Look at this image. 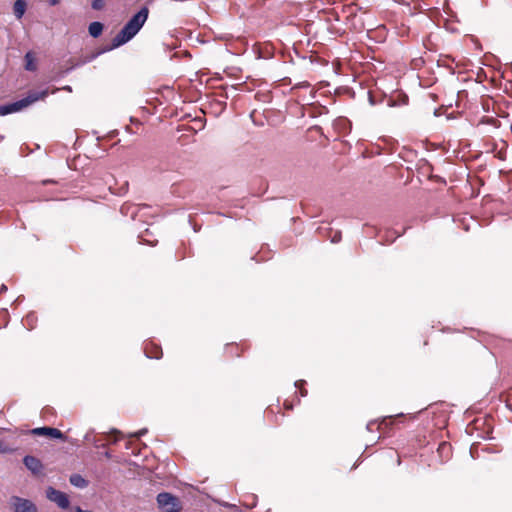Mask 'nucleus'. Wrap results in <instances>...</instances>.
<instances>
[{"label":"nucleus","mask_w":512,"mask_h":512,"mask_svg":"<svg viewBox=\"0 0 512 512\" xmlns=\"http://www.w3.org/2000/svg\"><path fill=\"white\" fill-rule=\"evenodd\" d=\"M149 10L147 7L140 9L113 38L111 48H117L131 40L142 28L148 18Z\"/></svg>","instance_id":"1"},{"label":"nucleus","mask_w":512,"mask_h":512,"mask_svg":"<svg viewBox=\"0 0 512 512\" xmlns=\"http://www.w3.org/2000/svg\"><path fill=\"white\" fill-rule=\"evenodd\" d=\"M47 95H48V90H43L40 92H30L27 95V97H25L21 100H18L16 102H13L10 104L1 105L0 106V116H5L10 113L18 112L38 100L45 99L47 97Z\"/></svg>","instance_id":"2"},{"label":"nucleus","mask_w":512,"mask_h":512,"mask_svg":"<svg viewBox=\"0 0 512 512\" xmlns=\"http://www.w3.org/2000/svg\"><path fill=\"white\" fill-rule=\"evenodd\" d=\"M156 500L159 508L165 512H180L182 510L180 499L171 493H159Z\"/></svg>","instance_id":"3"},{"label":"nucleus","mask_w":512,"mask_h":512,"mask_svg":"<svg viewBox=\"0 0 512 512\" xmlns=\"http://www.w3.org/2000/svg\"><path fill=\"white\" fill-rule=\"evenodd\" d=\"M355 5H348L343 7L342 11L346 14L347 23L350 26V29L355 32H362L365 29V23L361 15L356 13Z\"/></svg>","instance_id":"4"},{"label":"nucleus","mask_w":512,"mask_h":512,"mask_svg":"<svg viewBox=\"0 0 512 512\" xmlns=\"http://www.w3.org/2000/svg\"><path fill=\"white\" fill-rule=\"evenodd\" d=\"M46 497L61 509H67L70 505L68 495L60 490L53 487H48L46 490Z\"/></svg>","instance_id":"5"},{"label":"nucleus","mask_w":512,"mask_h":512,"mask_svg":"<svg viewBox=\"0 0 512 512\" xmlns=\"http://www.w3.org/2000/svg\"><path fill=\"white\" fill-rule=\"evenodd\" d=\"M11 509L13 512H38L36 505L32 501L18 496L11 498Z\"/></svg>","instance_id":"6"},{"label":"nucleus","mask_w":512,"mask_h":512,"mask_svg":"<svg viewBox=\"0 0 512 512\" xmlns=\"http://www.w3.org/2000/svg\"><path fill=\"white\" fill-rule=\"evenodd\" d=\"M401 418H403V414L382 418L381 421H378L379 424L377 425V431L382 436H389L397 420Z\"/></svg>","instance_id":"7"},{"label":"nucleus","mask_w":512,"mask_h":512,"mask_svg":"<svg viewBox=\"0 0 512 512\" xmlns=\"http://www.w3.org/2000/svg\"><path fill=\"white\" fill-rule=\"evenodd\" d=\"M31 433L33 435H37V436H45V437H49V438H55V439H60L62 441H66L65 434L63 432H61L59 429L53 428V427L44 426V427L34 428L31 431Z\"/></svg>","instance_id":"8"},{"label":"nucleus","mask_w":512,"mask_h":512,"mask_svg":"<svg viewBox=\"0 0 512 512\" xmlns=\"http://www.w3.org/2000/svg\"><path fill=\"white\" fill-rule=\"evenodd\" d=\"M23 463L26 466V468L32 472V474H34V475H42L43 474L44 467H43L42 462L38 458H36L34 456L27 455L24 457Z\"/></svg>","instance_id":"9"},{"label":"nucleus","mask_w":512,"mask_h":512,"mask_svg":"<svg viewBox=\"0 0 512 512\" xmlns=\"http://www.w3.org/2000/svg\"><path fill=\"white\" fill-rule=\"evenodd\" d=\"M144 353L150 359H160L163 356L161 346L152 341L145 343Z\"/></svg>","instance_id":"10"},{"label":"nucleus","mask_w":512,"mask_h":512,"mask_svg":"<svg viewBox=\"0 0 512 512\" xmlns=\"http://www.w3.org/2000/svg\"><path fill=\"white\" fill-rule=\"evenodd\" d=\"M244 348L240 347L238 344L229 343L226 344L224 349L225 357L228 359H233L235 357H240L243 354Z\"/></svg>","instance_id":"11"},{"label":"nucleus","mask_w":512,"mask_h":512,"mask_svg":"<svg viewBox=\"0 0 512 512\" xmlns=\"http://www.w3.org/2000/svg\"><path fill=\"white\" fill-rule=\"evenodd\" d=\"M25 0H16L13 5V13L17 19H21L26 11Z\"/></svg>","instance_id":"12"},{"label":"nucleus","mask_w":512,"mask_h":512,"mask_svg":"<svg viewBox=\"0 0 512 512\" xmlns=\"http://www.w3.org/2000/svg\"><path fill=\"white\" fill-rule=\"evenodd\" d=\"M88 31L92 37L96 38L101 35L103 31V24L97 21L92 22L88 27Z\"/></svg>","instance_id":"13"},{"label":"nucleus","mask_w":512,"mask_h":512,"mask_svg":"<svg viewBox=\"0 0 512 512\" xmlns=\"http://www.w3.org/2000/svg\"><path fill=\"white\" fill-rule=\"evenodd\" d=\"M25 69L28 71H35L37 69L35 57L32 52H27L25 57Z\"/></svg>","instance_id":"14"},{"label":"nucleus","mask_w":512,"mask_h":512,"mask_svg":"<svg viewBox=\"0 0 512 512\" xmlns=\"http://www.w3.org/2000/svg\"><path fill=\"white\" fill-rule=\"evenodd\" d=\"M70 483L76 487H80V488H83V487H86L87 486V481L80 475L78 474H73L71 477H70Z\"/></svg>","instance_id":"15"},{"label":"nucleus","mask_w":512,"mask_h":512,"mask_svg":"<svg viewBox=\"0 0 512 512\" xmlns=\"http://www.w3.org/2000/svg\"><path fill=\"white\" fill-rule=\"evenodd\" d=\"M305 384L306 382L304 380H299L295 383V386L299 390L302 397H305L308 394L307 389L305 388Z\"/></svg>","instance_id":"16"},{"label":"nucleus","mask_w":512,"mask_h":512,"mask_svg":"<svg viewBox=\"0 0 512 512\" xmlns=\"http://www.w3.org/2000/svg\"><path fill=\"white\" fill-rule=\"evenodd\" d=\"M325 14L327 15V20L328 21H331V20H336V21H339V14L334 10V9H331L329 11H325Z\"/></svg>","instance_id":"17"},{"label":"nucleus","mask_w":512,"mask_h":512,"mask_svg":"<svg viewBox=\"0 0 512 512\" xmlns=\"http://www.w3.org/2000/svg\"><path fill=\"white\" fill-rule=\"evenodd\" d=\"M105 5V1L104 0H93L92 1V8L94 10H101Z\"/></svg>","instance_id":"18"},{"label":"nucleus","mask_w":512,"mask_h":512,"mask_svg":"<svg viewBox=\"0 0 512 512\" xmlns=\"http://www.w3.org/2000/svg\"><path fill=\"white\" fill-rule=\"evenodd\" d=\"M378 421H370L368 424H367V430L370 431V432H373V431H377V425H378Z\"/></svg>","instance_id":"19"},{"label":"nucleus","mask_w":512,"mask_h":512,"mask_svg":"<svg viewBox=\"0 0 512 512\" xmlns=\"http://www.w3.org/2000/svg\"><path fill=\"white\" fill-rule=\"evenodd\" d=\"M283 406H284V408H285V409H287V410H291V409L293 408V405H292L291 403H289L288 401H285V402L283 403Z\"/></svg>","instance_id":"20"},{"label":"nucleus","mask_w":512,"mask_h":512,"mask_svg":"<svg viewBox=\"0 0 512 512\" xmlns=\"http://www.w3.org/2000/svg\"><path fill=\"white\" fill-rule=\"evenodd\" d=\"M145 432H146V430H142V431H140V432H138V433H136V434H133L132 436H133V437H137V438H139V437H140L141 435H143Z\"/></svg>","instance_id":"21"},{"label":"nucleus","mask_w":512,"mask_h":512,"mask_svg":"<svg viewBox=\"0 0 512 512\" xmlns=\"http://www.w3.org/2000/svg\"><path fill=\"white\" fill-rule=\"evenodd\" d=\"M340 238H341V235H340V233H338L337 235H335V237L333 238V240H332V241H333V242L339 241V240H340Z\"/></svg>","instance_id":"22"},{"label":"nucleus","mask_w":512,"mask_h":512,"mask_svg":"<svg viewBox=\"0 0 512 512\" xmlns=\"http://www.w3.org/2000/svg\"><path fill=\"white\" fill-rule=\"evenodd\" d=\"M301 87H309L310 86V83L309 82H303L300 84Z\"/></svg>","instance_id":"23"},{"label":"nucleus","mask_w":512,"mask_h":512,"mask_svg":"<svg viewBox=\"0 0 512 512\" xmlns=\"http://www.w3.org/2000/svg\"><path fill=\"white\" fill-rule=\"evenodd\" d=\"M57 2H58V0H51V4H52V5L57 4Z\"/></svg>","instance_id":"24"},{"label":"nucleus","mask_w":512,"mask_h":512,"mask_svg":"<svg viewBox=\"0 0 512 512\" xmlns=\"http://www.w3.org/2000/svg\"><path fill=\"white\" fill-rule=\"evenodd\" d=\"M404 98H405V101H404V103H407V100H408V96H405Z\"/></svg>","instance_id":"25"},{"label":"nucleus","mask_w":512,"mask_h":512,"mask_svg":"<svg viewBox=\"0 0 512 512\" xmlns=\"http://www.w3.org/2000/svg\"><path fill=\"white\" fill-rule=\"evenodd\" d=\"M113 433H115V434H120V432H119V431H117V430H114V431H113Z\"/></svg>","instance_id":"26"}]
</instances>
